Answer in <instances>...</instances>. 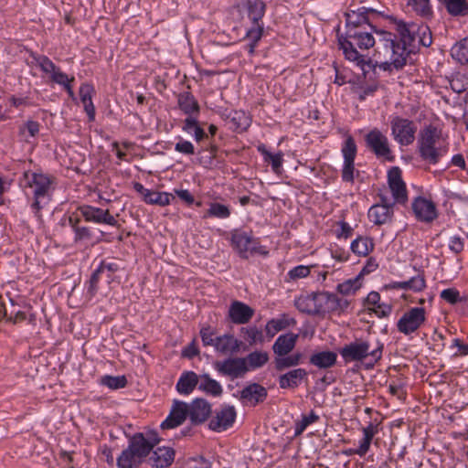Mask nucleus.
I'll return each instance as SVG.
<instances>
[{
    "mask_svg": "<svg viewBox=\"0 0 468 468\" xmlns=\"http://www.w3.org/2000/svg\"><path fill=\"white\" fill-rule=\"evenodd\" d=\"M79 211L86 221L110 226L118 225V221L110 214L108 209H102L92 206H83L79 207Z\"/></svg>",
    "mask_w": 468,
    "mask_h": 468,
    "instance_id": "nucleus-12",
    "label": "nucleus"
},
{
    "mask_svg": "<svg viewBox=\"0 0 468 468\" xmlns=\"http://www.w3.org/2000/svg\"><path fill=\"white\" fill-rule=\"evenodd\" d=\"M393 215V203L386 205H374L369 208L368 218L376 225H383L391 220Z\"/></svg>",
    "mask_w": 468,
    "mask_h": 468,
    "instance_id": "nucleus-23",
    "label": "nucleus"
},
{
    "mask_svg": "<svg viewBox=\"0 0 468 468\" xmlns=\"http://www.w3.org/2000/svg\"><path fill=\"white\" fill-rule=\"evenodd\" d=\"M230 216L229 208L220 203H211L204 218H227Z\"/></svg>",
    "mask_w": 468,
    "mask_h": 468,
    "instance_id": "nucleus-43",
    "label": "nucleus"
},
{
    "mask_svg": "<svg viewBox=\"0 0 468 468\" xmlns=\"http://www.w3.org/2000/svg\"><path fill=\"white\" fill-rule=\"evenodd\" d=\"M396 29L399 36L397 37L390 32H377L379 36V42L383 43L387 51L390 52L391 63L396 69H401L407 61L409 54L415 48L418 41L423 47H430L432 43L431 33L427 26H418L415 23L406 24L399 21L396 24Z\"/></svg>",
    "mask_w": 468,
    "mask_h": 468,
    "instance_id": "nucleus-1",
    "label": "nucleus"
},
{
    "mask_svg": "<svg viewBox=\"0 0 468 468\" xmlns=\"http://www.w3.org/2000/svg\"><path fill=\"white\" fill-rule=\"evenodd\" d=\"M390 289L410 290L415 292H421L426 287V281L424 275L419 273L417 276L410 278L405 282H394L388 285Z\"/></svg>",
    "mask_w": 468,
    "mask_h": 468,
    "instance_id": "nucleus-27",
    "label": "nucleus"
},
{
    "mask_svg": "<svg viewBox=\"0 0 468 468\" xmlns=\"http://www.w3.org/2000/svg\"><path fill=\"white\" fill-rule=\"evenodd\" d=\"M388 186L391 190L393 198L396 202L405 204L408 196L406 185L401 178V171L399 167H392L388 174Z\"/></svg>",
    "mask_w": 468,
    "mask_h": 468,
    "instance_id": "nucleus-15",
    "label": "nucleus"
},
{
    "mask_svg": "<svg viewBox=\"0 0 468 468\" xmlns=\"http://www.w3.org/2000/svg\"><path fill=\"white\" fill-rule=\"evenodd\" d=\"M361 287V283L359 282V276L355 279L347 280L337 286V290L342 294H350L355 292Z\"/></svg>",
    "mask_w": 468,
    "mask_h": 468,
    "instance_id": "nucleus-50",
    "label": "nucleus"
},
{
    "mask_svg": "<svg viewBox=\"0 0 468 468\" xmlns=\"http://www.w3.org/2000/svg\"><path fill=\"white\" fill-rule=\"evenodd\" d=\"M409 5L420 16L427 17L431 15L430 0H410Z\"/></svg>",
    "mask_w": 468,
    "mask_h": 468,
    "instance_id": "nucleus-46",
    "label": "nucleus"
},
{
    "mask_svg": "<svg viewBox=\"0 0 468 468\" xmlns=\"http://www.w3.org/2000/svg\"><path fill=\"white\" fill-rule=\"evenodd\" d=\"M345 161H355L356 155V145L351 135H348L342 148Z\"/></svg>",
    "mask_w": 468,
    "mask_h": 468,
    "instance_id": "nucleus-47",
    "label": "nucleus"
},
{
    "mask_svg": "<svg viewBox=\"0 0 468 468\" xmlns=\"http://www.w3.org/2000/svg\"><path fill=\"white\" fill-rule=\"evenodd\" d=\"M426 320V311L422 307H412L405 312L397 323L398 330L408 335L416 332Z\"/></svg>",
    "mask_w": 468,
    "mask_h": 468,
    "instance_id": "nucleus-7",
    "label": "nucleus"
},
{
    "mask_svg": "<svg viewBox=\"0 0 468 468\" xmlns=\"http://www.w3.org/2000/svg\"><path fill=\"white\" fill-rule=\"evenodd\" d=\"M175 459V451L170 447H159L153 452L149 463L153 467L165 468L172 464Z\"/></svg>",
    "mask_w": 468,
    "mask_h": 468,
    "instance_id": "nucleus-24",
    "label": "nucleus"
},
{
    "mask_svg": "<svg viewBox=\"0 0 468 468\" xmlns=\"http://www.w3.org/2000/svg\"><path fill=\"white\" fill-rule=\"evenodd\" d=\"M373 311L380 318L387 317L390 314L392 307L389 304L379 303L373 308Z\"/></svg>",
    "mask_w": 468,
    "mask_h": 468,
    "instance_id": "nucleus-64",
    "label": "nucleus"
},
{
    "mask_svg": "<svg viewBox=\"0 0 468 468\" xmlns=\"http://www.w3.org/2000/svg\"><path fill=\"white\" fill-rule=\"evenodd\" d=\"M443 5L452 16L464 15L465 10L468 9L465 0H446Z\"/></svg>",
    "mask_w": 468,
    "mask_h": 468,
    "instance_id": "nucleus-44",
    "label": "nucleus"
},
{
    "mask_svg": "<svg viewBox=\"0 0 468 468\" xmlns=\"http://www.w3.org/2000/svg\"><path fill=\"white\" fill-rule=\"evenodd\" d=\"M49 77L53 82L59 84L63 87L68 83H71L72 81H74V77L69 78V76L66 73L62 72L59 69V68Z\"/></svg>",
    "mask_w": 468,
    "mask_h": 468,
    "instance_id": "nucleus-55",
    "label": "nucleus"
},
{
    "mask_svg": "<svg viewBox=\"0 0 468 468\" xmlns=\"http://www.w3.org/2000/svg\"><path fill=\"white\" fill-rule=\"evenodd\" d=\"M175 149L176 152L185 154H194L195 148L191 142L181 140L176 144Z\"/></svg>",
    "mask_w": 468,
    "mask_h": 468,
    "instance_id": "nucleus-58",
    "label": "nucleus"
},
{
    "mask_svg": "<svg viewBox=\"0 0 468 468\" xmlns=\"http://www.w3.org/2000/svg\"><path fill=\"white\" fill-rule=\"evenodd\" d=\"M375 31L373 26L368 28H354L346 30L345 36H338V43L343 50L345 58L362 66L366 63V56L363 51L372 48L376 40L372 35Z\"/></svg>",
    "mask_w": 468,
    "mask_h": 468,
    "instance_id": "nucleus-2",
    "label": "nucleus"
},
{
    "mask_svg": "<svg viewBox=\"0 0 468 468\" xmlns=\"http://www.w3.org/2000/svg\"><path fill=\"white\" fill-rule=\"evenodd\" d=\"M441 298L445 302L455 304L460 302V292L455 288H448L441 292Z\"/></svg>",
    "mask_w": 468,
    "mask_h": 468,
    "instance_id": "nucleus-54",
    "label": "nucleus"
},
{
    "mask_svg": "<svg viewBox=\"0 0 468 468\" xmlns=\"http://www.w3.org/2000/svg\"><path fill=\"white\" fill-rule=\"evenodd\" d=\"M214 367L218 373L229 376L231 378H239L248 371L241 357L227 358L223 361H216Z\"/></svg>",
    "mask_w": 468,
    "mask_h": 468,
    "instance_id": "nucleus-13",
    "label": "nucleus"
},
{
    "mask_svg": "<svg viewBox=\"0 0 468 468\" xmlns=\"http://www.w3.org/2000/svg\"><path fill=\"white\" fill-rule=\"evenodd\" d=\"M258 151L263 155V159L265 162L271 163L273 172L277 174L280 173V169L282 167L283 161V154L280 152L278 154H273L271 152H269L264 145L258 146Z\"/></svg>",
    "mask_w": 468,
    "mask_h": 468,
    "instance_id": "nucleus-40",
    "label": "nucleus"
},
{
    "mask_svg": "<svg viewBox=\"0 0 468 468\" xmlns=\"http://www.w3.org/2000/svg\"><path fill=\"white\" fill-rule=\"evenodd\" d=\"M383 344L378 340L356 339L346 345L340 355L346 362L363 361L369 357L374 363L378 362L382 357Z\"/></svg>",
    "mask_w": 468,
    "mask_h": 468,
    "instance_id": "nucleus-5",
    "label": "nucleus"
},
{
    "mask_svg": "<svg viewBox=\"0 0 468 468\" xmlns=\"http://www.w3.org/2000/svg\"><path fill=\"white\" fill-rule=\"evenodd\" d=\"M242 359L249 371L263 367L269 361V354L265 351H254Z\"/></svg>",
    "mask_w": 468,
    "mask_h": 468,
    "instance_id": "nucleus-38",
    "label": "nucleus"
},
{
    "mask_svg": "<svg viewBox=\"0 0 468 468\" xmlns=\"http://www.w3.org/2000/svg\"><path fill=\"white\" fill-rule=\"evenodd\" d=\"M418 148L420 157L429 164H437L448 152L441 139V132L433 125H428L419 133Z\"/></svg>",
    "mask_w": 468,
    "mask_h": 468,
    "instance_id": "nucleus-3",
    "label": "nucleus"
},
{
    "mask_svg": "<svg viewBox=\"0 0 468 468\" xmlns=\"http://www.w3.org/2000/svg\"><path fill=\"white\" fill-rule=\"evenodd\" d=\"M236 410L233 406L225 405L215 411V416L209 421V429L215 431H225L234 423Z\"/></svg>",
    "mask_w": 468,
    "mask_h": 468,
    "instance_id": "nucleus-11",
    "label": "nucleus"
},
{
    "mask_svg": "<svg viewBox=\"0 0 468 468\" xmlns=\"http://www.w3.org/2000/svg\"><path fill=\"white\" fill-rule=\"evenodd\" d=\"M296 308L308 314H317L316 293L301 295L295 300Z\"/></svg>",
    "mask_w": 468,
    "mask_h": 468,
    "instance_id": "nucleus-34",
    "label": "nucleus"
},
{
    "mask_svg": "<svg viewBox=\"0 0 468 468\" xmlns=\"http://www.w3.org/2000/svg\"><path fill=\"white\" fill-rule=\"evenodd\" d=\"M390 124L392 135L399 144L410 145L414 142L417 127L412 121L397 116Z\"/></svg>",
    "mask_w": 468,
    "mask_h": 468,
    "instance_id": "nucleus-8",
    "label": "nucleus"
},
{
    "mask_svg": "<svg viewBox=\"0 0 468 468\" xmlns=\"http://www.w3.org/2000/svg\"><path fill=\"white\" fill-rule=\"evenodd\" d=\"M318 420L319 416L313 410L309 415H303L301 420L295 423V435L302 434L309 425L316 422Z\"/></svg>",
    "mask_w": 468,
    "mask_h": 468,
    "instance_id": "nucleus-45",
    "label": "nucleus"
},
{
    "mask_svg": "<svg viewBox=\"0 0 468 468\" xmlns=\"http://www.w3.org/2000/svg\"><path fill=\"white\" fill-rule=\"evenodd\" d=\"M367 146L378 157H386L390 155V149L388 138L378 129L371 130L366 135Z\"/></svg>",
    "mask_w": 468,
    "mask_h": 468,
    "instance_id": "nucleus-10",
    "label": "nucleus"
},
{
    "mask_svg": "<svg viewBox=\"0 0 468 468\" xmlns=\"http://www.w3.org/2000/svg\"><path fill=\"white\" fill-rule=\"evenodd\" d=\"M254 315V310L248 304L234 301L229 309V316L232 323L236 324H247Z\"/></svg>",
    "mask_w": 468,
    "mask_h": 468,
    "instance_id": "nucleus-20",
    "label": "nucleus"
},
{
    "mask_svg": "<svg viewBox=\"0 0 468 468\" xmlns=\"http://www.w3.org/2000/svg\"><path fill=\"white\" fill-rule=\"evenodd\" d=\"M178 106L184 113L192 115L199 112V105L197 101L190 92H182L178 95Z\"/></svg>",
    "mask_w": 468,
    "mask_h": 468,
    "instance_id": "nucleus-32",
    "label": "nucleus"
},
{
    "mask_svg": "<svg viewBox=\"0 0 468 468\" xmlns=\"http://www.w3.org/2000/svg\"><path fill=\"white\" fill-rule=\"evenodd\" d=\"M93 92V87L88 83H83L79 90L80 101L83 104L84 111L86 112L90 122H92L95 119V107L92 102Z\"/></svg>",
    "mask_w": 468,
    "mask_h": 468,
    "instance_id": "nucleus-26",
    "label": "nucleus"
},
{
    "mask_svg": "<svg viewBox=\"0 0 468 468\" xmlns=\"http://www.w3.org/2000/svg\"><path fill=\"white\" fill-rule=\"evenodd\" d=\"M27 131L30 136L35 137L39 132V123L35 121H27L24 127L20 128V134Z\"/></svg>",
    "mask_w": 468,
    "mask_h": 468,
    "instance_id": "nucleus-61",
    "label": "nucleus"
},
{
    "mask_svg": "<svg viewBox=\"0 0 468 468\" xmlns=\"http://www.w3.org/2000/svg\"><path fill=\"white\" fill-rule=\"evenodd\" d=\"M144 441L148 445L150 453L154 447L160 441V439L155 431H150L146 434V436L144 434Z\"/></svg>",
    "mask_w": 468,
    "mask_h": 468,
    "instance_id": "nucleus-63",
    "label": "nucleus"
},
{
    "mask_svg": "<svg viewBox=\"0 0 468 468\" xmlns=\"http://www.w3.org/2000/svg\"><path fill=\"white\" fill-rule=\"evenodd\" d=\"M291 322L295 324L293 319H271L267 323L265 326L266 334L272 337L276 333L289 326Z\"/></svg>",
    "mask_w": 468,
    "mask_h": 468,
    "instance_id": "nucleus-42",
    "label": "nucleus"
},
{
    "mask_svg": "<svg viewBox=\"0 0 468 468\" xmlns=\"http://www.w3.org/2000/svg\"><path fill=\"white\" fill-rule=\"evenodd\" d=\"M198 388L214 397L220 396L223 392L221 385L217 380L211 378L208 374L199 376Z\"/></svg>",
    "mask_w": 468,
    "mask_h": 468,
    "instance_id": "nucleus-33",
    "label": "nucleus"
},
{
    "mask_svg": "<svg viewBox=\"0 0 468 468\" xmlns=\"http://www.w3.org/2000/svg\"><path fill=\"white\" fill-rule=\"evenodd\" d=\"M80 218L76 214H71L69 217V224L72 228L75 238V242H80L82 240H87L91 238V232L89 228L87 227H80Z\"/></svg>",
    "mask_w": 468,
    "mask_h": 468,
    "instance_id": "nucleus-36",
    "label": "nucleus"
},
{
    "mask_svg": "<svg viewBox=\"0 0 468 468\" xmlns=\"http://www.w3.org/2000/svg\"><path fill=\"white\" fill-rule=\"evenodd\" d=\"M188 418L192 424L205 422L211 414V405L204 399H195L187 404Z\"/></svg>",
    "mask_w": 468,
    "mask_h": 468,
    "instance_id": "nucleus-16",
    "label": "nucleus"
},
{
    "mask_svg": "<svg viewBox=\"0 0 468 468\" xmlns=\"http://www.w3.org/2000/svg\"><path fill=\"white\" fill-rule=\"evenodd\" d=\"M377 432L378 428L373 423H369L368 426L363 428L364 438L360 441L359 447L356 450H350L348 453L364 456L368 452L372 439Z\"/></svg>",
    "mask_w": 468,
    "mask_h": 468,
    "instance_id": "nucleus-31",
    "label": "nucleus"
},
{
    "mask_svg": "<svg viewBox=\"0 0 468 468\" xmlns=\"http://www.w3.org/2000/svg\"><path fill=\"white\" fill-rule=\"evenodd\" d=\"M376 11L371 8L360 7L357 10H349L346 16V30L354 28H368L371 27L369 14H375Z\"/></svg>",
    "mask_w": 468,
    "mask_h": 468,
    "instance_id": "nucleus-14",
    "label": "nucleus"
},
{
    "mask_svg": "<svg viewBox=\"0 0 468 468\" xmlns=\"http://www.w3.org/2000/svg\"><path fill=\"white\" fill-rule=\"evenodd\" d=\"M0 306L3 307V309H0V319H2V318L7 319L9 317L8 310H10V309L16 310V303L13 299H8V303H6L3 301L1 296H0Z\"/></svg>",
    "mask_w": 468,
    "mask_h": 468,
    "instance_id": "nucleus-60",
    "label": "nucleus"
},
{
    "mask_svg": "<svg viewBox=\"0 0 468 468\" xmlns=\"http://www.w3.org/2000/svg\"><path fill=\"white\" fill-rule=\"evenodd\" d=\"M188 417L187 403L175 400L167 418L161 423L163 430L174 429L180 426Z\"/></svg>",
    "mask_w": 468,
    "mask_h": 468,
    "instance_id": "nucleus-17",
    "label": "nucleus"
},
{
    "mask_svg": "<svg viewBox=\"0 0 468 468\" xmlns=\"http://www.w3.org/2000/svg\"><path fill=\"white\" fill-rule=\"evenodd\" d=\"M27 179V186L32 189L33 200L31 208L38 220L42 219L41 210L51 200L52 177L42 173H25Z\"/></svg>",
    "mask_w": 468,
    "mask_h": 468,
    "instance_id": "nucleus-4",
    "label": "nucleus"
},
{
    "mask_svg": "<svg viewBox=\"0 0 468 468\" xmlns=\"http://www.w3.org/2000/svg\"><path fill=\"white\" fill-rule=\"evenodd\" d=\"M37 64L42 71L52 75L58 68L46 56H38L35 58Z\"/></svg>",
    "mask_w": 468,
    "mask_h": 468,
    "instance_id": "nucleus-52",
    "label": "nucleus"
},
{
    "mask_svg": "<svg viewBox=\"0 0 468 468\" xmlns=\"http://www.w3.org/2000/svg\"><path fill=\"white\" fill-rule=\"evenodd\" d=\"M306 377L307 371L304 368H294L280 375L278 383L282 389H295Z\"/></svg>",
    "mask_w": 468,
    "mask_h": 468,
    "instance_id": "nucleus-21",
    "label": "nucleus"
},
{
    "mask_svg": "<svg viewBox=\"0 0 468 468\" xmlns=\"http://www.w3.org/2000/svg\"><path fill=\"white\" fill-rule=\"evenodd\" d=\"M310 273V269L306 266L300 265L290 271L289 275L292 279L304 278Z\"/></svg>",
    "mask_w": 468,
    "mask_h": 468,
    "instance_id": "nucleus-62",
    "label": "nucleus"
},
{
    "mask_svg": "<svg viewBox=\"0 0 468 468\" xmlns=\"http://www.w3.org/2000/svg\"><path fill=\"white\" fill-rule=\"evenodd\" d=\"M265 4L261 0L249 2V14L254 22H258L264 15Z\"/></svg>",
    "mask_w": 468,
    "mask_h": 468,
    "instance_id": "nucleus-48",
    "label": "nucleus"
},
{
    "mask_svg": "<svg viewBox=\"0 0 468 468\" xmlns=\"http://www.w3.org/2000/svg\"><path fill=\"white\" fill-rule=\"evenodd\" d=\"M373 239L359 236L351 243V250L358 256H367L374 250Z\"/></svg>",
    "mask_w": 468,
    "mask_h": 468,
    "instance_id": "nucleus-37",
    "label": "nucleus"
},
{
    "mask_svg": "<svg viewBox=\"0 0 468 468\" xmlns=\"http://www.w3.org/2000/svg\"><path fill=\"white\" fill-rule=\"evenodd\" d=\"M101 383L112 389H117L124 388L127 384V380L124 376H106L102 378Z\"/></svg>",
    "mask_w": 468,
    "mask_h": 468,
    "instance_id": "nucleus-51",
    "label": "nucleus"
},
{
    "mask_svg": "<svg viewBox=\"0 0 468 468\" xmlns=\"http://www.w3.org/2000/svg\"><path fill=\"white\" fill-rule=\"evenodd\" d=\"M302 358L303 355L301 353H295L291 356H275L273 360L274 367L277 371H283L286 368L298 366Z\"/></svg>",
    "mask_w": 468,
    "mask_h": 468,
    "instance_id": "nucleus-39",
    "label": "nucleus"
},
{
    "mask_svg": "<svg viewBox=\"0 0 468 468\" xmlns=\"http://www.w3.org/2000/svg\"><path fill=\"white\" fill-rule=\"evenodd\" d=\"M412 209L416 218L421 221L431 222L437 218L435 205L424 197H417L412 203Z\"/></svg>",
    "mask_w": 468,
    "mask_h": 468,
    "instance_id": "nucleus-19",
    "label": "nucleus"
},
{
    "mask_svg": "<svg viewBox=\"0 0 468 468\" xmlns=\"http://www.w3.org/2000/svg\"><path fill=\"white\" fill-rule=\"evenodd\" d=\"M336 353L333 351H322L310 356V363L318 368H329L335 365Z\"/></svg>",
    "mask_w": 468,
    "mask_h": 468,
    "instance_id": "nucleus-30",
    "label": "nucleus"
},
{
    "mask_svg": "<svg viewBox=\"0 0 468 468\" xmlns=\"http://www.w3.org/2000/svg\"><path fill=\"white\" fill-rule=\"evenodd\" d=\"M101 275V274L100 272H98L97 270L92 273V275L90 279L89 287H88V291H87V293L90 295V297H93L95 295V293L97 292L98 282L100 280Z\"/></svg>",
    "mask_w": 468,
    "mask_h": 468,
    "instance_id": "nucleus-59",
    "label": "nucleus"
},
{
    "mask_svg": "<svg viewBox=\"0 0 468 468\" xmlns=\"http://www.w3.org/2000/svg\"><path fill=\"white\" fill-rule=\"evenodd\" d=\"M336 295L329 292H317V314L337 311Z\"/></svg>",
    "mask_w": 468,
    "mask_h": 468,
    "instance_id": "nucleus-29",
    "label": "nucleus"
},
{
    "mask_svg": "<svg viewBox=\"0 0 468 468\" xmlns=\"http://www.w3.org/2000/svg\"><path fill=\"white\" fill-rule=\"evenodd\" d=\"M354 171L355 165L354 161H345L343 171H342V178L346 182H353L354 180Z\"/></svg>",
    "mask_w": 468,
    "mask_h": 468,
    "instance_id": "nucleus-57",
    "label": "nucleus"
},
{
    "mask_svg": "<svg viewBox=\"0 0 468 468\" xmlns=\"http://www.w3.org/2000/svg\"><path fill=\"white\" fill-rule=\"evenodd\" d=\"M240 343L232 335H223L215 338L214 347L222 355L234 354L239 351Z\"/></svg>",
    "mask_w": 468,
    "mask_h": 468,
    "instance_id": "nucleus-25",
    "label": "nucleus"
},
{
    "mask_svg": "<svg viewBox=\"0 0 468 468\" xmlns=\"http://www.w3.org/2000/svg\"><path fill=\"white\" fill-rule=\"evenodd\" d=\"M299 335L294 333H287L278 336L272 346L275 356L289 355L295 347Z\"/></svg>",
    "mask_w": 468,
    "mask_h": 468,
    "instance_id": "nucleus-22",
    "label": "nucleus"
},
{
    "mask_svg": "<svg viewBox=\"0 0 468 468\" xmlns=\"http://www.w3.org/2000/svg\"><path fill=\"white\" fill-rule=\"evenodd\" d=\"M268 396L267 389L258 384L252 383L245 387L240 392V399L250 406H256L263 402Z\"/></svg>",
    "mask_w": 468,
    "mask_h": 468,
    "instance_id": "nucleus-18",
    "label": "nucleus"
},
{
    "mask_svg": "<svg viewBox=\"0 0 468 468\" xmlns=\"http://www.w3.org/2000/svg\"><path fill=\"white\" fill-rule=\"evenodd\" d=\"M148 455L149 448L144 441V433L137 432L130 438L128 447L117 458V467L138 468Z\"/></svg>",
    "mask_w": 468,
    "mask_h": 468,
    "instance_id": "nucleus-6",
    "label": "nucleus"
},
{
    "mask_svg": "<svg viewBox=\"0 0 468 468\" xmlns=\"http://www.w3.org/2000/svg\"><path fill=\"white\" fill-rule=\"evenodd\" d=\"M451 56L461 65L468 64V36L462 38L452 47Z\"/></svg>",
    "mask_w": 468,
    "mask_h": 468,
    "instance_id": "nucleus-35",
    "label": "nucleus"
},
{
    "mask_svg": "<svg viewBox=\"0 0 468 468\" xmlns=\"http://www.w3.org/2000/svg\"><path fill=\"white\" fill-rule=\"evenodd\" d=\"M452 90L456 93H462L468 88V78L464 74L458 73L450 81Z\"/></svg>",
    "mask_w": 468,
    "mask_h": 468,
    "instance_id": "nucleus-49",
    "label": "nucleus"
},
{
    "mask_svg": "<svg viewBox=\"0 0 468 468\" xmlns=\"http://www.w3.org/2000/svg\"><path fill=\"white\" fill-rule=\"evenodd\" d=\"M200 336H201L203 345L206 346H214L215 338L218 337V335H216V333L214 332V330H212L210 327L201 329Z\"/></svg>",
    "mask_w": 468,
    "mask_h": 468,
    "instance_id": "nucleus-56",
    "label": "nucleus"
},
{
    "mask_svg": "<svg viewBox=\"0 0 468 468\" xmlns=\"http://www.w3.org/2000/svg\"><path fill=\"white\" fill-rule=\"evenodd\" d=\"M119 270V265L116 261H102L98 267L97 271L101 274L107 272V278L112 279V275Z\"/></svg>",
    "mask_w": 468,
    "mask_h": 468,
    "instance_id": "nucleus-53",
    "label": "nucleus"
},
{
    "mask_svg": "<svg viewBox=\"0 0 468 468\" xmlns=\"http://www.w3.org/2000/svg\"><path fill=\"white\" fill-rule=\"evenodd\" d=\"M174 198L175 197L172 194L149 189L144 201L152 205L166 206L170 203V200Z\"/></svg>",
    "mask_w": 468,
    "mask_h": 468,
    "instance_id": "nucleus-41",
    "label": "nucleus"
},
{
    "mask_svg": "<svg viewBox=\"0 0 468 468\" xmlns=\"http://www.w3.org/2000/svg\"><path fill=\"white\" fill-rule=\"evenodd\" d=\"M199 376L193 371L184 372L176 383V390L183 395L190 394L198 386Z\"/></svg>",
    "mask_w": 468,
    "mask_h": 468,
    "instance_id": "nucleus-28",
    "label": "nucleus"
},
{
    "mask_svg": "<svg viewBox=\"0 0 468 468\" xmlns=\"http://www.w3.org/2000/svg\"><path fill=\"white\" fill-rule=\"evenodd\" d=\"M231 242L239 256L244 259H248L249 256L253 253H267L266 251H262L261 248L258 246V242L252 239L246 232L233 233Z\"/></svg>",
    "mask_w": 468,
    "mask_h": 468,
    "instance_id": "nucleus-9",
    "label": "nucleus"
}]
</instances>
